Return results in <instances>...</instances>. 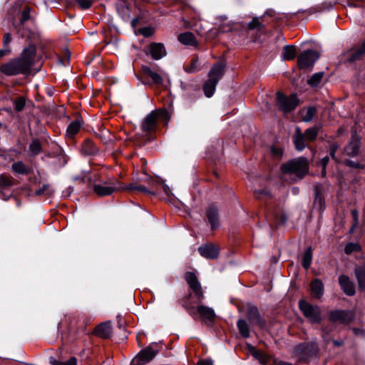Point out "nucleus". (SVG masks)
Here are the masks:
<instances>
[{"label":"nucleus","mask_w":365,"mask_h":365,"mask_svg":"<svg viewBox=\"0 0 365 365\" xmlns=\"http://www.w3.org/2000/svg\"><path fill=\"white\" fill-rule=\"evenodd\" d=\"M360 148V140L352 138L350 143L344 148V153L348 156L354 157L358 155Z\"/></svg>","instance_id":"nucleus-21"},{"label":"nucleus","mask_w":365,"mask_h":365,"mask_svg":"<svg viewBox=\"0 0 365 365\" xmlns=\"http://www.w3.org/2000/svg\"><path fill=\"white\" fill-rule=\"evenodd\" d=\"M312 262V250L311 247L306 250L303 255L302 264L306 269H309Z\"/></svg>","instance_id":"nucleus-40"},{"label":"nucleus","mask_w":365,"mask_h":365,"mask_svg":"<svg viewBox=\"0 0 365 365\" xmlns=\"http://www.w3.org/2000/svg\"><path fill=\"white\" fill-rule=\"evenodd\" d=\"M324 76L323 72H318L313 74L310 78L307 81V83L312 87H317Z\"/></svg>","instance_id":"nucleus-41"},{"label":"nucleus","mask_w":365,"mask_h":365,"mask_svg":"<svg viewBox=\"0 0 365 365\" xmlns=\"http://www.w3.org/2000/svg\"><path fill=\"white\" fill-rule=\"evenodd\" d=\"M141 34L145 37L151 36L153 34V30L149 27H144L140 30Z\"/></svg>","instance_id":"nucleus-52"},{"label":"nucleus","mask_w":365,"mask_h":365,"mask_svg":"<svg viewBox=\"0 0 365 365\" xmlns=\"http://www.w3.org/2000/svg\"><path fill=\"white\" fill-rule=\"evenodd\" d=\"M216 81L207 79L203 84V91L206 97L210 98L213 96L217 86Z\"/></svg>","instance_id":"nucleus-33"},{"label":"nucleus","mask_w":365,"mask_h":365,"mask_svg":"<svg viewBox=\"0 0 365 365\" xmlns=\"http://www.w3.org/2000/svg\"><path fill=\"white\" fill-rule=\"evenodd\" d=\"M76 1L79 4L80 7L83 9H89L93 4V2L90 0H76Z\"/></svg>","instance_id":"nucleus-49"},{"label":"nucleus","mask_w":365,"mask_h":365,"mask_svg":"<svg viewBox=\"0 0 365 365\" xmlns=\"http://www.w3.org/2000/svg\"><path fill=\"white\" fill-rule=\"evenodd\" d=\"M237 327L241 336L244 338L250 337V328L247 322L244 319H239Z\"/></svg>","instance_id":"nucleus-35"},{"label":"nucleus","mask_w":365,"mask_h":365,"mask_svg":"<svg viewBox=\"0 0 365 365\" xmlns=\"http://www.w3.org/2000/svg\"><path fill=\"white\" fill-rule=\"evenodd\" d=\"M11 52V48H3L2 49H0V58L10 54Z\"/></svg>","instance_id":"nucleus-58"},{"label":"nucleus","mask_w":365,"mask_h":365,"mask_svg":"<svg viewBox=\"0 0 365 365\" xmlns=\"http://www.w3.org/2000/svg\"><path fill=\"white\" fill-rule=\"evenodd\" d=\"M353 331H354V334H355V335H357V334H359V333H361V332H362L360 329H356V328H354V329H353Z\"/></svg>","instance_id":"nucleus-61"},{"label":"nucleus","mask_w":365,"mask_h":365,"mask_svg":"<svg viewBox=\"0 0 365 365\" xmlns=\"http://www.w3.org/2000/svg\"><path fill=\"white\" fill-rule=\"evenodd\" d=\"M251 354L252 355L257 359L259 363L262 365H270L274 359H272L270 356L267 355L266 353L255 349L254 347H252Z\"/></svg>","instance_id":"nucleus-23"},{"label":"nucleus","mask_w":365,"mask_h":365,"mask_svg":"<svg viewBox=\"0 0 365 365\" xmlns=\"http://www.w3.org/2000/svg\"><path fill=\"white\" fill-rule=\"evenodd\" d=\"M94 332L101 338H108L111 334V326L108 322L101 323L96 327Z\"/></svg>","instance_id":"nucleus-25"},{"label":"nucleus","mask_w":365,"mask_h":365,"mask_svg":"<svg viewBox=\"0 0 365 365\" xmlns=\"http://www.w3.org/2000/svg\"><path fill=\"white\" fill-rule=\"evenodd\" d=\"M36 46L29 45L25 48L19 58H14L4 63L0 67L1 73L6 76L29 74L34 63Z\"/></svg>","instance_id":"nucleus-1"},{"label":"nucleus","mask_w":365,"mask_h":365,"mask_svg":"<svg viewBox=\"0 0 365 365\" xmlns=\"http://www.w3.org/2000/svg\"><path fill=\"white\" fill-rule=\"evenodd\" d=\"M225 74V65L222 62L214 64L208 73V78L218 83Z\"/></svg>","instance_id":"nucleus-17"},{"label":"nucleus","mask_w":365,"mask_h":365,"mask_svg":"<svg viewBox=\"0 0 365 365\" xmlns=\"http://www.w3.org/2000/svg\"><path fill=\"white\" fill-rule=\"evenodd\" d=\"M178 40L183 45L193 46L197 45V40L195 35L189 31L180 34Z\"/></svg>","instance_id":"nucleus-22"},{"label":"nucleus","mask_w":365,"mask_h":365,"mask_svg":"<svg viewBox=\"0 0 365 365\" xmlns=\"http://www.w3.org/2000/svg\"><path fill=\"white\" fill-rule=\"evenodd\" d=\"M199 65L198 58L194 57L189 64L184 66V70L187 73H194L199 71Z\"/></svg>","instance_id":"nucleus-39"},{"label":"nucleus","mask_w":365,"mask_h":365,"mask_svg":"<svg viewBox=\"0 0 365 365\" xmlns=\"http://www.w3.org/2000/svg\"><path fill=\"white\" fill-rule=\"evenodd\" d=\"M345 164L350 167V168H359V169H365V166L361 165L358 162H355L351 160H347L345 162Z\"/></svg>","instance_id":"nucleus-50"},{"label":"nucleus","mask_w":365,"mask_h":365,"mask_svg":"<svg viewBox=\"0 0 365 365\" xmlns=\"http://www.w3.org/2000/svg\"><path fill=\"white\" fill-rule=\"evenodd\" d=\"M334 6V4L330 1H326L322 3L318 4L312 6L309 9L311 13L323 12L331 9Z\"/></svg>","instance_id":"nucleus-29"},{"label":"nucleus","mask_w":365,"mask_h":365,"mask_svg":"<svg viewBox=\"0 0 365 365\" xmlns=\"http://www.w3.org/2000/svg\"><path fill=\"white\" fill-rule=\"evenodd\" d=\"M31 8L29 6L25 7L21 12V17L20 19L21 24H24L26 21L30 19Z\"/></svg>","instance_id":"nucleus-46"},{"label":"nucleus","mask_w":365,"mask_h":365,"mask_svg":"<svg viewBox=\"0 0 365 365\" xmlns=\"http://www.w3.org/2000/svg\"><path fill=\"white\" fill-rule=\"evenodd\" d=\"M318 351L317 345L314 342H304L294 348L293 354L299 361H307Z\"/></svg>","instance_id":"nucleus-7"},{"label":"nucleus","mask_w":365,"mask_h":365,"mask_svg":"<svg viewBox=\"0 0 365 365\" xmlns=\"http://www.w3.org/2000/svg\"><path fill=\"white\" fill-rule=\"evenodd\" d=\"M29 101L25 96H19L13 101V105L16 112L22 111L26 107V103Z\"/></svg>","instance_id":"nucleus-36"},{"label":"nucleus","mask_w":365,"mask_h":365,"mask_svg":"<svg viewBox=\"0 0 365 365\" xmlns=\"http://www.w3.org/2000/svg\"><path fill=\"white\" fill-rule=\"evenodd\" d=\"M185 280L193 291L197 302H202L204 299V293L196 274L192 272H187L185 274Z\"/></svg>","instance_id":"nucleus-11"},{"label":"nucleus","mask_w":365,"mask_h":365,"mask_svg":"<svg viewBox=\"0 0 365 365\" xmlns=\"http://www.w3.org/2000/svg\"><path fill=\"white\" fill-rule=\"evenodd\" d=\"M156 344H150L141 350L138 354L132 359L130 365H143L150 361L158 353Z\"/></svg>","instance_id":"nucleus-8"},{"label":"nucleus","mask_w":365,"mask_h":365,"mask_svg":"<svg viewBox=\"0 0 365 365\" xmlns=\"http://www.w3.org/2000/svg\"><path fill=\"white\" fill-rule=\"evenodd\" d=\"M276 104L284 113H289L294 110L298 105V99L296 95L285 96L281 92H277Z\"/></svg>","instance_id":"nucleus-10"},{"label":"nucleus","mask_w":365,"mask_h":365,"mask_svg":"<svg viewBox=\"0 0 365 365\" xmlns=\"http://www.w3.org/2000/svg\"><path fill=\"white\" fill-rule=\"evenodd\" d=\"M221 29L222 30V31H227V30L223 29L222 28H221Z\"/></svg>","instance_id":"nucleus-63"},{"label":"nucleus","mask_w":365,"mask_h":365,"mask_svg":"<svg viewBox=\"0 0 365 365\" xmlns=\"http://www.w3.org/2000/svg\"><path fill=\"white\" fill-rule=\"evenodd\" d=\"M334 344L336 346H341L344 343H343V341H339L334 340Z\"/></svg>","instance_id":"nucleus-60"},{"label":"nucleus","mask_w":365,"mask_h":365,"mask_svg":"<svg viewBox=\"0 0 365 365\" xmlns=\"http://www.w3.org/2000/svg\"><path fill=\"white\" fill-rule=\"evenodd\" d=\"M81 125L82 123L80 119L72 121L67 128L66 136L71 138H73L79 132Z\"/></svg>","instance_id":"nucleus-27"},{"label":"nucleus","mask_w":365,"mask_h":365,"mask_svg":"<svg viewBox=\"0 0 365 365\" xmlns=\"http://www.w3.org/2000/svg\"><path fill=\"white\" fill-rule=\"evenodd\" d=\"M12 41V37L11 34L6 33L3 38V47L4 48H11L9 46V44L11 43Z\"/></svg>","instance_id":"nucleus-48"},{"label":"nucleus","mask_w":365,"mask_h":365,"mask_svg":"<svg viewBox=\"0 0 365 365\" xmlns=\"http://www.w3.org/2000/svg\"><path fill=\"white\" fill-rule=\"evenodd\" d=\"M81 152L86 155H94L98 153V148L92 140L86 139L82 144Z\"/></svg>","instance_id":"nucleus-24"},{"label":"nucleus","mask_w":365,"mask_h":365,"mask_svg":"<svg viewBox=\"0 0 365 365\" xmlns=\"http://www.w3.org/2000/svg\"><path fill=\"white\" fill-rule=\"evenodd\" d=\"M282 178L285 179L287 175L294 176V180L302 179L308 172L309 163L307 158L300 157L284 163L280 168Z\"/></svg>","instance_id":"nucleus-2"},{"label":"nucleus","mask_w":365,"mask_h":365,"mask_svg":"<svg viewBox=\"0 0 365 365\" xmlns=\"http://www.w3.org/2000/svg\"><path fill=\"white\" fill-rule=\"evenodd\" d=\"M123 189L128 190H134V191H138L143 193H150V192L148 190L147 187H145L143 185H137L135 184H129L125 187H123Z\"/></svg>","instance_id":"nucleus-44"},{"label":"nucleus","mask_w":365,"mask_h":365,"mask_svg":"<svg viewBox=\"0 0 365 365\" xmlns=\"http://www.w3.org/2000/svg\"><path fill=\"white\" fill-rule=\"evenodd\" d=\"M144 53L150 56L153 60H160L166 56L167 51L163 43L153 42L150 43L145 49Z\"/></svg>","instance_id":"nucleus-13"},{"label":"nucleus","mask_w":365,"mask_h":365,"mask_svg":"<svg viewBox=\"0 0 365 365\" xmlns=\"http://www.w3.org/2000/svg\"><path fill=\"white\" fill-rule=\"evenodd\" d=\"M297 56V49L294 46H286L283 48L282 58L284 60H293Z\"/></svg>","instance_id":"nucleus-34"},{"label":"nucleus","mask_w":365,"mask_h":365,"mask_svg":"<svg viewBox=\"0 0 365 365\" xmlns=\"http://www.w3.org/2000/svg\"><path fill=\"white\" fill-rule=\"evenodd\" d=\"M320 126H314L306 129L304 133H302L300 128H296L293 137L295 148L299 151L303 150L306 146L304 142L314 141L317 138Z\"/></svg>","instance_id":"nucleus-4"},{"label":"nucleus","mask_w":365,"mask_h":365,"mask_svg":"<svg viewBox=\"0 0 365 365\" xmlns=\"http://www.w3.org/2000/svg\"><path fill=\"white\" fill-rule=\"evenodd\" d=\"M359 287L361 289H365V264L357 266L354 270Z\"/></svg>","instance_id":"nucleus-28"},{"label":"nucleus","mask_w":365,"mask_h":365,"mask_svg":"<svg viewBox=\"0 0 365 365\" xmlns=\"http://www.w3.org/2000/svg\"><path fill=\"white\" fill-rule=\"evenodd\" d=\"M317 113V109L314 107L303 108L300 110V115L304 122H310Z\"/></svg>","instance_id":"nucleus-31"},{"label":"nucleus","mask_w":365,"mask_h":365,"mask_svg":"<svg viewBox=\"0 0 365 365\" xmlns=\"http://www.w3.org/2000/svg\"><path fill=\"white\" fill-rule=\"evenodd\" d=\"M361 250V246L356 242H349L344 247V252L347 255H350L355 252H359Z\"/></svg>","instance_id":"nucleus-43"},{"label":"nucleus","mask_w":365,"mask_h":365,"mask_svg":"<svg viewBox=\"0 0 365 365\" xmlns=\"http://www.w3.org/2000/svg\"><path fill=\"white\" fill-rule=\"evenodd\" d=\"M11 170L13 173L19 175H27L30 172V169L22 161H17L11 165Z\"/></svg>","instance_id":"nucleus-30"},{"label":"nucleus","mask_w":365,"mask_h":365,"mask_svg":"<svg viewBox=\"0 0 365 365\" xmlns=\"http://www.w3.org/2000/svg\"><path fill=\"white\" fill-rule=\"evenodd\" d=\"M14 179L7 175H0V187L2 188H9L14 185Z\"/></svg>","instance_id":"nucleus-42"},{"label":"nucleus","mask_w":365,"mask_h":365,"mask_svg":"<svg viewBox=\"0 0 365 365\" xmlns=\"http://www.w3.org/2000/svg\"><path fill=\"white\" fill-rule=\"evenodd\" d=\"M59 365H77V359L76 357H71L69 360L63 361Z\"/></svg>","instance_id":"nucleus-54"},{"label":"nucleus","mask_w":365,"mask_h":365,"mask_svg":"<svg viewBox=\"0 0 365 365\" xmlns=\"http://www.w3.org/2000/svg\"><path fill=\"white\" fill-rule=\"evenodd\" d=\"M163 190L164 191V192L168 195L169 196L170 195V187L165 185V184H163Z\"/></svg>","instance_id":"nucleus-59"},{"label":"nucleus","mask_w":365,"mask_h":365,"mask_svg":"<svg viewBox=\"0 0 365 365\" xmlns=\"http://www.w3.org/2000/svg\"><path fill=\"white\" fill-rule=\"evenodd\" d=\"M314 204L315 207H317L321 210H323L325 208L324 198L321 193L318 186L315 187V198Z\"/></svg>","instance_id":"nucleus-38"},{"label":"nucleus","mask_w":365,"mask_h":365,"mask_svg":"<svg viewBox=\"0 0 365 365\" xmlns=\"http://www.w3.org/2000/svg\"><path fill=\"white\" fill-rule=\"evenodd\" d=\"M271 151L274 155L277 156V157H280L282 154L281 149H279L278 148L272 147Z\"/></svg>","instance_id":"nucleus-55"},{"label":"nucleus","mask_w":365,"mask_h":365,"mask_svg":"<svg viewBox=\"0 0 365 365\" xmlns=\"http://www.w3.org/2000/svg\"><path fill=\"white\" fill-rule=\"evenodd\" d=\"M299 307L303 314L312 323H319L321 322V311L318 306H313L304 300H300Z\"/></svg>","instance_id":"nucleus-9"},{"label":"nucleus","mask_w":365,"mask_h":365,"mask_svg":"<svg viewBox=\"0 0 365 365\" xmlns=\"http://www.w3.org/2000/svg\"><path fill=\"white\" fill-rule=\"evenodd\" d=\"M329 161V158L326 156L321 160V165L322 166V176L326 175V167Z\"/></svg>","instance_id":"nucleus-51"},{"label":"nucleus","mask_w":365,"mask_h":365,"mask_svg":"<svg viewBox=\"0 0 365 365\" xmlns=\"http://www.w3.org/2000/svg\"><path fill=\"white\" fill-rule=\"evenodd\" d=\"M354 318V314L351 311L335 310L330 312L329 319L332 322H339L344 324H348Z\"/></svg>","instance_id":"nucleus-14"},{"label":"nucleus","mask_w":365,"mask_h":365,"mask_svg":"<svg viewBox=\"0 0 365 365\" xmlns=\"http://www.w3.org/2000/svg\"><path fill=\"white\" fill-rule=\"evenodd\" d=\"M351 215H352V217H353V225H351L350 230H349V232L351 233L354 232L356 227L357 226V224H358V220H359V212L356 210H351Z\"/></svg>","instance_id":"nucleus-47"},{"label":"nucleus","mask_w":365,"mask_h":365,"mask_svg":"<svg viewBox=\"0 0 365 365\" xmlns=\"http://www.w3.org/2000/svg\"><path fill=\"white\" fill-rule=\"evenodd\" d=\"M197 365H213V361L211 359H203L199 361Z\"/></svg>","instance_id":"nucleus-57"},{"label":"nucleus","mask_w":365,"mask_h":365,"mask_svg":"<svg viewBox=\"0 0 365 365\" xmlns=\"http://www.w3.org/2000/svg\"><path fill=\"white\" fill-rule=\"evenodd\" d=\"M319 58L318 51L310 49L304 51L298 57V66L300 69L309 68L314 66Z\"/></svg>","instance_id":"nucleus-12"},{"label":"nucleus","mask_w":365,"mask_h":365,"mask_svg":"<svg viewBox=\"0 0 365 365\" xmlns=\"http://www.w3.org/2000/svg\"><path fill=\"white\" fill-rule=\"evenodd\" d=\"M192 294H189V295L185 297L182 302V305L186 309L187 313L193 319H196L197 316L199 315L203 321H213L215 317L214 310L210 307L203 305H200L197 307H195V304L197 302V301L192 302Z\"/></svg>","instance_id":"nucleus-3"},{"label":"nucleus","mask_w":365,"mask_h":365,"mask_svg":"<svg viewBox=\"0 0 365 365\" xmlns=\"http://www.w3.org/2000/svg\"><path fill=\"white\" fill-rule=\"evenodd\" d=\"M93 187L94 192L100 197L110 195L113 192L123 189L121 183L115 179L100 184H94Z\"/></svg>","instance_id":"nucleus-6"},{"label":"nucleus","mask_w":365,"mask_h":365,"mask_svg":"<svg viewBox=\"0 0 365 365\" xmlns=\"http://www.w3.org/2000/svg\"><path fill=\"white\" fill-rule=\"evenodd\" d=\"M143 71L145 75L148 76L156 84H161L163 83V78L161 76L153 71L148 66L143 67Z\"/></svg>","instance_id":"nucleus-37"},{"label":"nucleus","mask_w":365,"mask_h":365,"mask_svg":"<svg viewBox=\"0 0 365 365\" xmlns=\"http://www.w3.org/2000/svg\"><path fill=\"white\" fill-rule=\"evenodd\" d=\"M263 21L264 20L261 19V17L253 18L252 20L250 23H248L247 28L250 30L255 29L257 31L264 32L265 29V26L262 24Z\"/></svg>","instance_id":"nucleus-32"},{"label":"nucleus","mask_w":365,"mask_h":365,"mask_svg":"<svg viewBox=\"0 0 365 365\" xmlns=\"http://www.w3.org/2000/svg\"><path fill=\"white\" fill-rule=\"evenodd\" d=\"M42 192H43V190H42L41 189H40V190H36V194L37 195H41Z\"/></svg>","instance_id":"nucleus-62"},{"label":"nucleus","mask_w":365,"mask_h":365,"mask_svg":"<svg viewBox=\"0 0 365 365\" xmlns=\"http://www.w3.org/2000/svg\"><path fill=\"white\" fill-rule=\"evenodd\" d=\"M1 126H2V123H0V128H1Z\"/></svg>","instance_id":"nucleus-64"},{"label":"nucleus","mask_w":365,"mask_h":365,"mask_svg":"<svg viewBox=\"0 0 365 365\" xmlns=\"http://www.w3.org/2000/svg\"><path fill=\"white\" fill-rule=\"evenodd\" d=\"M270 365H292L291 363L273 359Z\"/></svg>","instance_id":"nucleus-56"},{"label":"nucleus","mask_w":365,"mask_h":365,"mask_svg":"<svg viewBox=\"0 0 365 365\" xmlns=\"http://www.w3.org/2000/svg\"><path fill=\"white\" fill-rule=\"evenodd\" d=\"M169 120V113L166 110H154L149 113L143 120L141 128L144 132L150 133L155 130L158 120H163L165 123H168Z\"/></svg>","instance_id":"nucleus-5"},{"label":"nucleus","mask_w":365,"mask_h":365,"mask_svg":"<svg viewBox=\"0 0 365 365\" xmlns=\"http://www.w3.org/2000/svg\"><path fill=\"white\" fill-rule=\"evenodd\" d=\"M339 283L346 294L352 296L355 294L354 285L347 276L341 275L339 277Z\"/></svg>","instance_id":"nucleus-18"},{"label":"nucleus","mask_w":365,"mask_h":365,"mask_svg":"<svg viewBox=\"0 0 365 365\" xmlns=\"http://www.w3.org/2000/svg\"><path fill=\"white\" fill-rule=\"evenodd\" d=\"M43 150L42 143L39 139H33L29 145L28 154L31 157L39 155Z\"/></svg>","instance_id":"nucleus-26"},{"label":"nucleus","mask_w":365,"mask_h":365,"mask_svg":"<svg viewBox=\"0 0 365 365\" xmlns=\"http://www.w3.org/2000/svg\"><path fill=\"white\" fill-rule=\"evenodd\" d=\"M198 252L201 256L213 259L219 255V248L213 244H205L198 247Z\"/></svg>","instance_id":"nucleus-16"},{"label":"nucleus","mask_w":365,"mask_h":365,"mask_svg":"<svg viewBox=\"0 0 365 365\" xmlns=\"http://www.w3.org/2000/svg\"><path fill=\"white\" fill-rule=\"evenodd\" d=\"M266 16H269L271 18H274V19H281L282 17H281V15L278 13H277L274 9H267L264 14H263V16L261 17V19H262L264 20V19L266 17Z\"/></svg>","instance_id":"nucleus-45"},{"label":"nucleus","mask_w":365,"mask_h":365,"mask_svg":"<svg viewBox=\"0 0 365 365\" xmlns=\"http://www.w3.org/2000/svg\"><path fill=\"white\" fill-rule=\"evenodd\" d=\"M247 317L252 324H256L259 328L263 329L265 327L266 322L260 316L257 307L250 306L247 311Z\"/></svg>","instance_id":"nucleus-15"},{"label":"nucleus","mask_w":365,"mask_h":365,"mask_svg":"<svg viewBox=\"0 0 365 365\" xmlns=\"http://www.w3.org/2000/svg\"><path fill=\"white\" fill-rule=\"evenodd\" d=\"M312 297L320 299L324 294V284L321 279H315L310 283Z\"/></svg>","instance_id":"nucleus-20"},{"label":"nucleus","mask_w":365,"mask_h":365,"mask_svg":"<svg viewBox=\"0 0 365 365\" xmlns=\"http://www.w3.org/2000/svg\"><path fill=\"white\" fill-rule=\"evenodd\" d=\"M206 216L212 230H215L219 227V217L217 210L213 207H210L206 211Z\"/></svg>","instance_id":"nucleus-19"},{"label":"nucleus","mask_w":365,"mask_h":365,"mask_svg":"<svg viewBox=\"0 0 365 365\" xmlns=\"http://www.w3.org/2000/svg\"><path fill=\"white\" fill-rule=\"evenodd\" d=\"M338 145L336 144H332L330 148V155L332 159L336 160L335 153L338 149Z\"/></svg>","instance_id":"nucleus-53"}]
</instances>
